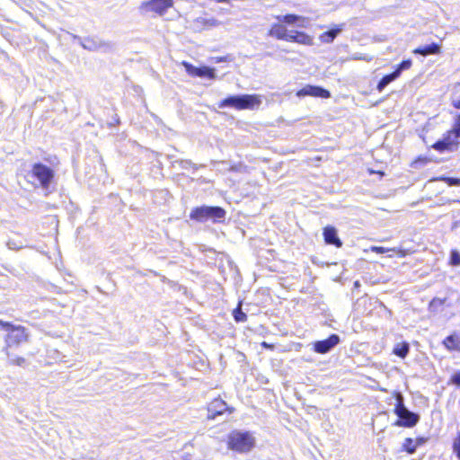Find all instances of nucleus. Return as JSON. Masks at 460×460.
<instances>
[{"mask_svg": "<svg viewBox=\"0 0 460 460\" xmlns=\"http://www.w3.org/2000/svg\"><path fill=\"white\" fill-rule=\"evenodd\" d=\"M261 104V99L255 94H240L229 96L218 103V107L234 108L236 110H252Z\"/></svg>", "mask_w": 460, "mask_h": 460, "instance_id": "1", "label": "nucleus"}, {"mask_svg": "<svg viewBox=\"0 0 460 460\" xmlns=\"http://www.w3.org/2000/svg\"><path fill=\"white\" fill-rule=\"evenodd\" d=\"M228 447L238 453L250 452L255 446V438L250 432L234 430L228 436Z\"/></svg>", "mask_w": 460, "mask_h": 460, "instance_id": "2", "label": "nucleus"}, {"mask_svg": "<svg viewBox=\"0 0 460 460\" xmlns=\"http://www.w3.org/2000/svg\"><path fill=\"white\" fill-rule=\"evenodd\" d=\"M396 406L394 409V413L398 416V420L394 423V425L399 427H413L415 426L419 420L420 416L412 411H410L403 403V396L400 393H396L395 394Z\"/></svg>", "mask_w": 460, "mask_h": 460, "instance_id": "3", "label": "nucleus"}, {"mask_svg": "<svg viewBox=\"0 0 460 460\" xmlns=\"http://www.w3.org/2000/svg\"><path fill=\"white\" fill-rule=\"evenodd\" d=\"M226 210L221 207L201 206L194 208L190 217L199 222L212 220L213 222H222L226 217Z\"/></svg>", "mask_w": 460, "mask_h": 460, "instance_id": "4", "label": "nucleus"}, {"mask_svg": "<svg viewBox=\"0 0 460 460\" xmlns=\"http://www.w3.org/2000/svg\"><path fill=\"white\" fill-rule=\"evenodd\" d=\"M29 338V333L27 330L21 325L14 326L12 325L9 329V332L5 338V352L8 357H10V354L8 352V349L11 347H17L21 345L23 342H26Z\"/></svg>", "mask_w": 460, "mask_h": 460, "instance_id": "5", "label": "nucleus"}, {"mask_svg": "<svg viewBox=\"0 0 460 460\" xmlns=\"http://www.w3.org/2000/svg\"><path fill=\"white\" fill-rule=\"evenodd\" d=\"M31 175L40 181L42 188L47 189L54 178V171L45 164L37 163L32 166Z\"/></svg>", "mask_w": 460, "mask_h": 460, "instance_id": "6", "label": "nucleus"}, {"mask_svg": "<svg viewBox=\"0 0 460 460\" xmlns=\"http://www.w3.org/2000/svg\"><path fill=\"white\" fill-rule=\"evenodd\" d=\"M172 5L173 0H148L143 2L140 8L146 13H154L162 16Z\"/></svg>", "mask_w": 460, "mask_h": 460, "instance_id": "7", "label": "nucleus"}, {"mask_svg": "<svg viewBox=\"0 0 460 460\" xmlns=\"http://www.w3.org/2000/svg\"><path fill=\"white\" fill-rule=\"evenodd\" d=\"M75 39H76L79 41V44L84 49L89 51H98V50H103L108 51L111 49V44L109 42H105L102 40H99L97 38H85L81 39L78 36H74Z\"/></svg>", "mask_w": 460, "mask_h": 460, "instance_id": "8", "label": "nucleus"}, {"mask_svg": "<svg viewBox=\"0 0 460 460\" xmlns=\"http://www.w3.org/2000/svg\"><path fill=\"white\" fill-rule=\"evenodd\" d=\"M220 24V22L214 18H208L206 16H200L189 22V28L195 32H200L204 30H208L217 27Z\"/></svg>", "mask_w": 460, "mask_h": 460, "instance_id": "9", "label": "nucleus"}, {"mask_svg": "<svg viewBox=\"0 0 460 460\" xmlns=\"http://www.w3.org/2000/svg\"><path fill=\"white\" fill-rule=\"evenodd\" d=\"M340 342V337L337 334H332L328 339L314 342V349L320 354H325L333 349Z\"/></svg>", "mask_w": 460, "mask_h": 460, "instance_id": "10", "label": "nucleus"}, {"mask_svg": "<svg viewBox=\"0 0 460 460\" xmlns=\"http://www.w3.org/2000/svg\"><path fill=\"white\" fill-rule=\"evenodd\" d=\"M298 97L304 96H316L322 98H329L331 96L330 92L320 86L306 85L296 93Z\"/></svg>", "mask_w": 460, "mask_h": 460, "instance_id": "11", "label": "nucleus"}, {"mask_svg": "<svg viewBox=\"0 0 460 460\" xmlns=\"http://www.w3.org/2000/svg\"><path fill=\"white\" fill-rule=\"evenodd\" d=\"M227 410L226 403L222 399H215L208 407V418L215 419L217 416L223 414Z\"/></svg>", "mask_w": 460, "mask_h": 460, "instance_id": "12", "label": "nucleus"}, {"mask_svg": "<svg viewBox=\"0 0 460 460\" xmlns=\"http://www.w3.org/2000/svg\"><path fill=\"white\" fill-rule=\"evenodd\" d=\"M323 238L327 244H332L338 248L342 246V242L338 236L335 227L328 226L323 229Z\"/></svg>", "mask_w": 460, "mask_h": 460, "instance_id": "13", "label": "nucleus"}, {"mask_svg": "<svg viewBox=\"0 0 460 460\" xmlns=\"http://www.w3.org/2000/svg\"><path fill=\"white\" fill-rule=\"evenodd\" d=\"M287 40L307 46L313 45V38L311 36L297 31H290Z\"/></svg>", "mask_w": 460, "mask_h": 460, "instance_id": "14", "label": "nucleus"}, {"mask_svg": "<svg viewBox=\"0 0 460 460\" xmlns=\"http://www.w3.org/2000/svg\"><path fill=\"white\" fill-rule=\"evenodd\" d=\"M344 26V23L335 25L333 28L322 33L319 36V40L323 43H332L334 40V39L343 31Z\"/></svg>", "mask_w": 460, "mask_h": 460, "instance_id": "15", "label": "nucleus"}, {"mask_svg": "<svg viewBox=\"0 0 460 460\" xmlns=\"http://www.w3.org/2000/svg\"><path fill=\"white\" fill-rule=\"evenodd\" d=\"M457 145V141L454 139L451 133L448 132L447 136L441 140L436 142L433 147L440 152L445 150H452Z\"/></svg>", "mask_w": 460, "mask_h": 460, "instance_id": "16", "label": "nucleus"}, {"mask_svg": "<svg viewBox=\"0 0 460 460\" xmlns=\"http://www.w3.org/2000/svg\"><path fill=\"white\" fill-rule=\"evenodd\" d=\"M442 344L447 350L460 352V333L450 334L443 341Z\"/></svg>", "mask_w": 460, "mask_h": 460, "instance_id": "17", "label": "nucleus"}, {"mask_svg": "<svg viewBox=\"0 0 460 460\" xmlns=\"http://www.w3.org/2000/svg\"><path fill=\"white\" fill-rule=\"evenodd\" d=\"M277 19L280 22H286L288 24H295L296 23L299 27H305V22L306 21L305 18L302 16H298L296 14H287L282 16H278Z\"/></svg>", "mask_w": 460, "mask_h": 460, "instance_id": "18", "label": "nucleus"}, {"mask_svg": "<svg viewBox=\"0 0 460 460\" xmlns=\"http://www.w3.org/2000/svg\"><path fill=\"white\" fill-rule=\"evenodd\" d=\"M288 34L287 28L280 24H274L269 31L270 36L284 40H288Z\"/></svg>", "mask_w": 460, "mask_h": 460, "instance_id": "19", "label": "nucleus"}, {"mask_svg": "<svg viewBox=\"0 0 460 460\" xmlns=\"http://www.w3.org/2000/svg\"><path fill=\"white\" fill-rule=\"evenodd\" d=\"M439 52H440V46L437 43H431L429 45L419 47L413 50V53L420 54L422 56L438 54Z\"/></svg>", "mask_w": 460, "mask_h": 460, "instance_id": "20", "label": "nucleus"}, {"mask_svg": "<svg viewBox=\"0 0 460 460\" xmlns=\"http://www.w3.org/2000/svg\"><path fill=\"white\" fill-rule=\"evenodd\" d=\"M399 77V72H393L382 77L377 84V90L382 92L391 82Z\"/></svg>", "mask_w": 460, "mask_h": 460, "instance_id": "21", "label": "nucleus"}, {"mask_svg": "<svg viewBox=\"0 0 460 460\" xmlns=\"http://www.w3.org/2000/svg\"><path fill=\"white\" fill-rule=\"evenodd\" d=\"M409 350H410L409 344L407 342H401L394 346L393 351L396 356H398L402 358H404L408 355Z\"/></svg>", "mask_w": 460, "mask_h": 460, "instance_id": "22", "label": "nucleus"}, {"mask_svg": "<svg viewBox=\"0 0 460 460\" xmlns=\"http://www.w3.org/2000/svg\"><path fill=\"white\" fill-rule=\"evenodd\" d=\"M197 76L199 77H208L209 79H214L216 77L215 69L209 66H200L198 68Z\"/></svg>", "mask_w": 460, "mask_h": 460, "instance_id": "23", "label": "nucleus"}, {"mask_svg": "<svg viewBox=\"0 0 460 460\" xmlns=\"http://www.w3.org/2000/svg\"><path fill=\"white\" fill-rule=\"evenodd\" d=\"M402 447H403V449L408 454H411V455L415 453L416 448H417V445H415L414 440L411 438H405Z\"/></svg>", "mask_w": 460, "mask_h": 460, "instance_id": "24", "label": "nucleus"}, {"mask_svg": "<svg viewBox=\"0 0 460 460\" xmlns=\"http://www.w3.org/2000/svg\"><path fill=\"white\" fill-rule=\"evenodd\" d=\"M233 314H234V318L236 322H245L247 320L246 314H244L242 311L240 306L234 310Z\"/></svg>", "mask_w": 460, "mask_h": 460, "instance_id": "25", "label": "nucleus"}, {"mask_svg": "<svg viewBox=\"0 0 460 460\" xmlns=\"http://www.w3.org/2000/svg\"><path fill=\"white\" fill-rule=\"evenodd\" d=\"M182 66L185 67L186 72L192 76H197L198 74V68L197 66H194L193 65L188 63L187 61H183Z\"/></svg>", "mask_w": 460, "mask_h": 460, "instance_id": "26", "label": "nucleus"}, {"mask_svg": "<svg viewBox=\"0 0 460 460\" xmlns=\"http://www.w3.org/2000/svg\"><path fill=\"white\" fill-rule=\"evenodd\" d=\"M451 136L454 137L455 140L457 138H460V115L457 117L456 120V124L454 126V128L452 131H450Z\"/></svg>", "mask_w": 460, "mask_h": 460, "instance_id": "27", "label": "nucleus"}, {"mask_svg": "<svg viewBox=\"0 0 460 460\" xmlns=\"http://www.w3.org/2000/svg\"><path fill=\"white\" fill-rule=\"evenodd\" d=\"M450 263L454 266L460 265V253L457 251L451 252Z\"/></svg>", "mask_w": 460, "mask_h": 460, "instance_id": "28", "label": "nucleus"}, {"mask_svg": "<svg viewBox=\"0 0 460 460\" xmlns=\"http://www.w3.org/2000/svg\"><path fill=\"white\" fill-rule=\"evenodd\" d=\"M411 66V60H403L396 68L394 72H399V75L403 70L409 69Z\"/></svg>", "mask_w": 460, "mask_h": 460, "instance_id": "29", "label": "nucleus"}, {"mask_svg": "<svg viewBox=\"0 0 460 460\" xmlns=\"http://www.w3.org/2000/svg\"><path fill=\"white\" fill-rule=\"evenodd\" d=\"M453 450L460 460V432L458 433L457 438L454 440Z\"/></svg>", "mask_w": 460, "mask_h": 460, "instance_id": "30", "label": "nucleus"}, {"mask_svg": "<svg viewBox=\"0 0 460 460\" xmlns=\"http://www.w3.org/2000/svg\"><path fill=\"white\" fill-rule=\"evenodd\" d=\"M25 362H26V360L22 357H14L10 359L11 364L20 366V367H23L25 365Z\"/></svg>", "mask_w": 460, "mask_h": 460, "instance_id": "31", "label": "nucleus"}, {"mask_svg": "<svg viewBox=\"0 0 460 460\" xmlns=\"http://www.w3.org/2000/svg\"><path fill=\"white\" fill-rule=\"evenodd\" d=\"M449 186H459L460 179L453 177H446L443 179Z\"/></svg>", "mask_w": 460, "mask_h": 460, "instance_id": "32", "label": "nucleus"}, {"mask_svg": "<svg viewBox=\"0 0 460 460\" xmlns=\"http://www.w3.org/2000/svg\"><path fill=\"white\" fill-rule=\"evenodd\" d=\"M370 250L372 252H375L376 253H385L386 252H389V251H393V252H395V249L393 248V249H388V248H385V247H381V246H372L370 248Z\"/></svg>", "mask_w": 460, "mask_h": 460, "instance_id": "33", "label": "nucleus"}, {"mask_svg": "<svg viewBox=\"0 0 460 460\" xmlns=\"http://www.w3.org/2000/svg\"><path fill=\"white\" fill-rule=\"evenodd\" d=\"M451 382H452L454 385H459V386H460V371L456 372V373L451 376Z\"/></svg>", "mask_w": 460, "mask_h": 460, "instance_id": "34", "label": "nucleus"}, {"mask_svg": "<svg viewBox=\"0 0 460 460\" xmlns=\"http://www.w3.org/2000/svg\"><path fill=\"white\" fill-rule=\"evenodd\" d=\"M12 325L13 324L11 323H9V322H4V321L0 320V326L3 327V328H5V329L9 330Z\"/></svg>", "mask_w": 460, "mask_h": 460, "instance_id": "35", "label": "nucleus"}, {"mask_svg": "<svg viewBox=\"0 0 460 460\" xmlns=\"http://www.w3.org/2000/svg\"><path fill=\"white\" fill-rule=\"evenodd\" d=\"M452 105L454 108L460 110V99L453 100Z\"/></svg>", "mask_w": 460, "mask_h": 460, "instance_id": "36", "label": "nucleus"}, {"mask_svg": "<svg viewBox=\"0 0 460 460\" xmlns=\"http://www.w3.org/2000/svg\"><path fill=\"white\" fill-rule=\"evenodd\" d=\"M424 441H425V439L421 438H418V439L416 440V442H414V443H415V445H417V447H418V446L422 445V444L424 443Z\"/></svg>", "mask_w": 460, "mask_h": 460, "instance_id": "37", "label": "nucleus"}, {"mask_svg": "<svg viewBox=\"0 0 460 460\" xmlns=\"http://www.w3.org/2000/svg\"><path fill=\"white\" fill-rule=\"evenodd\" d=\"M397 252H398L400 257H404L406 255V252L404 251H402V250H399Z\"/></svg>", "mask_w": 460, "mask_h": 460, "instance_id": "38", "label": "nucleus"}, {"mask_svg": "<svg viewBox=\"0 0 460 460\" xmlns=\"http://www.w3.org/2000/svg\"><path fill=\"white\" fill-rule=\"evenodd\" d=\"M183 163H184V166L183 167H185V168H186V164H189V165L191 164V163L190 161H185Z\"/></svg>", "mask_w": 460, "mask_h": 460, "instance_id": "39", "label": "nucleus"}]
</instances>
